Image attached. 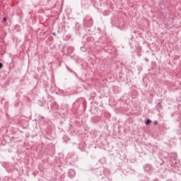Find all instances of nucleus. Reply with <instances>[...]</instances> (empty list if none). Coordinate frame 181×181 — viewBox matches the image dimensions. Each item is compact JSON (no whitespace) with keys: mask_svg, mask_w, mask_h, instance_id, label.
<instances>
[{"mask_svg":"<svg viewBox=\"0 0 181 181\" xmlns=\"http://www.w3.org/2000/svg\"><path fill=\"white\" fill-rule=\"evenodd\" d=\"M151 119H147L146 122V125H149V124H151Z\"/></svg>","mask_w":181,"mask_h":181,"instance_id":"obj_1","label":"nucleus"},{"mask_svg":"<svg viewBox=\"0 0 181 181\" xmlns=\"http://www.w3.org/2000/svg\"><path fill=\"white\" fill-rule=\"evenodd\" d=\"M3 64H2V63H0V69L1 68V67H3Z\"/></svg>","mask_w":181,"mask_h":181,"instance_id":"obj_2","label":"nucleus"},{"mask_svg":"<svg viewBox=\"0 0 181 181\" xmlns=\"http://www.w3.org/2000/svg\"><path fill=\"white\" fill-rule=\"evenodd\" d=\"M154 124H155V125H157L158 122H157V121H155V122H154Z\"/></svg>","mask_w":181,"mask_h":181,"instance_id":"obj_3","label":"nucleus"},{"mask_svg":"<svg viewBox=\"0 0 181 181\" xmlns=\"http://www.w3.org/2000/svg\"><path fill=\"white\" fill-rule=\"evenodd\" d=\"M3 19H4V22H6V18H4Z\"/></svg>","mask_w":181,"mask_h":181,"instance_id":"obj_4","label":"nucleus"}]
</instances>
